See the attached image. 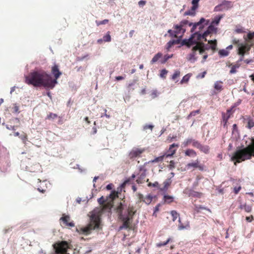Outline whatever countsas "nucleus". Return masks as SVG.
Returning a JSON list of instances; mask_svg holds the SVG:
<instances>
[{"instance_id":"obj_1","label":"nucleus","mask_w":254,"mask_h":254,"mask_svg":"<svg viewBox=\"0 0 254 254\" xmlns=\"http://www.w3.org/2000/svg\"><path fill=\"white\" fill-rule=\"evenodd\" d=\"M204 39L205 41H207L206 36H204V33L202 35L198 32L194 33L191 37L189 40H183L182 43L186 45L188 47H190L191 46L195 44L192 48L191 53L188 55L187 59L191 63H194L197 59L196 56L197 52L200 55H203V60L202 63H204L208 57L207 53H205L206 50L208 48L204 47V44L202 42H199L201 39Z\"/></svg>"},{"instance_id":"obj_2","label":"nucleus","mask_w":254,"mask_h":254,"mask_svg":"<svg viewBox=\"0 0 254 254\" xmlns=\"http://www.w3.org/2000/svg\"><path fill=\"white\" fill-rule=\"evenodd\" d=\"M25 82L34 87L43 86L53 89L56 80H51V76L44 71H35L25 76Z\"/></svg>"},{"instance_id":"obj_3","label":"nucleus","mask_w":254,"mask_h":254,"mask_svg":"<svg viewBox=\"0 0 254 254\" xmlns=\"http://www.w3.org/2000/svg\"><path fill=\"white\" fill-rule=\"evenodd\" d=\"M208 21H206L204 18H201L199 21L192 23H189L187 20L181 21L179 24H176L174 26V30L169 29L168 33L169 34V36L171 38H176L180 39L182 37L183 35L186 32V27L187 25L190 26H192L191 29V32H193L195 31L197 27H199L200 30L203 28L204 25H208Z\"/></svg>"},{"instance_id":"obj_4","label":"nucleus","mask_w":254,"mask_h":254,"mask_svg":"<svg viewBox=\"0 0 254 254\" xmlns=\"http://www.w3.org/2000/svg\"><path fill=\"white\" fill-rule=\"evenodd\" d=\"M116 212L119 219L123 222V225L120 229L129 228L132 222L133 216L136 212L135 207L132 205H127L124 201L123 203L121 202L117 207Z\"/></svg>"},{"instance_id":"obj_5","label":"nucleus","mask_w":254,"mask_h":254,"mask_svg":"<svg viewBox=\"0 0 254 254\" xmlns=\"http://www.w3.org/2000/svg\"><path fill=\"white\" fill-rule=\"evenodd\" d=\"M254 157V138H252L251 143L248 146L242 149H237L233 154L231 160L235 165L246 160H249Z\"/></svg>"},{"instance_id":"obj_6","label":"nucleus","mask_w":254,"mask_h":254,"mask_svg":"<svg viewBox=\"0 0 254 254\" xmlns=\"http://www.w3.org/2000/svg\"><path fill=\"white\" fill-rule=\"evenodd\" d=\"M118 197V193L115 190L112 191L110 195L106 197L101 196L98 199V202L101 205L104 210H111L114 205V200Z\"/></svg>"},{"instance_id":"obj_7","label":"nucleus","mask_w":254,"mask_h":254,"mask_svg":"<svg viewBox=\"0 0 254 254\" xmlns=\"http://www.w3.org/2000/svg\"><path fill=\"white\" fill-rule=\"evenodd\" d=\"M100 219L98 218H95L91 220L86 227L77 229V231L79 234L87 235L90 234L93 230L100 229Z\"/></svg>"},{"instance_id":"obj_8","label":"nucleus","mask_w":254,"mask_h":254,"mask_svg":"<svg viewBox=\"0 0 254 254\" xmlns=\"http://www.w3.org/2000/svg\"><path fill=\"white\" fill-rule=\"evenodd\" d=\"M251 48V46L248 44H241L238 48V54L241 56L239 62H242L244 60V57L245 54H249Z\"/></svg>"},{"instance_id":"obj_9","label":"nucleus","mask_w":254,"mask_h":254,"mask_svg":"<svg viewBox=\"0 0 254 254\" xmlns=\"http://www.w3.org/2000/svg\"><path fill=\"white\" fill-rule=\"evenodd\" d=\"M145 151L144 148H133L129 152L128 154V157L131 160H133L136 158L141 157V155Z\"/></svg>"},{"instance_id":"obj_10","label":"nucleus","mask_w":254,"mask_h":254,"mask_svg":"<svg viewBox=\"0 0 254 254\" xmlns=\"http://www.w3.org/2000/svg\"><path fill=\"white\" fill-rule=\"evenodd\" d=\"M233 6L232 3L230 1L223 0L222 3L214 7L215 11H221L228 10Z\"/></svg>"},{"instance_id":"obj_11","label":"nucleus","mask_w":254,"mask_h":254,"mask_svg":"<svg viewBox=\"0 0 254 254\" xmlns=\"http://www.w3.org/2000/svg\"><path fill=\"white\" fill-rule=\"evenodd\" d=\"M146 169L144 165H142L139 167V173L137 175L138 176L136 182L138 184H142L146 176Z\"/></svg>"},{"instance_id":"obj_12","label":"nucleus","mask_w":254,"mask_h":254,"mask_svg":"<svg viewBox=\"0 0 254 254\" xmlns=\"http://www.w3.org/2000/svg\"><path fill=\"white\" fill-rule=\"evenodd\" d=\"M137 196L138 197L139 202H143L147 205L150 204L151 203L153 197H156V196H153L151 194H148L144 196L140 193H138L137 194Z\"/></svg>"},{"instance_id":"obj_13","label":"nucleus","mask_w":254,"mask_h":254,"mask_svg":"<svg viewBox=\"0 0 254 254\" xmlns=\"http://www.w3.org/2000/svg\"><path fill=\"white\" fill-rule=\"evenodd\" d=\"M59 250L61 251L59 254H69L67 253V250L70 249V244L65 241L58 242Z\"/></svg>"},{"instance_id":"obj_14","label":"nucleus","mask_w":254,"mask_h":254,"mask_svg":"<svg viewBox=\"0 0 254 254\" xmlns=\"http://www.w3.org/2000/svg\"><path fill=\"white\" fill-rule=\"evenodd\" d=\"M52 73L54 75L55 79H53L51 77V80L53 81L56 80V82L54 83V87L55 85L57 84V79L59 78V77L62 75V72L59 70V66L58 65H54L51 70Z\"/></svg>"},{"instance_id":"obj_15","label":"nucleus","mask_w":254,"mask_h":254,"mask_svg":"<svg viewBox=\"0 0 254 254\" xmlns=\"http://www.w3.org/2000/svg\"><path fill=\"white\" fill-rule=\"evenodd\" d=\"M186 168L187 169H190L191 168L193 169H198L200 171H203V166L200 163V161L198 159L195 160L193 162H190L187 164L186 165Z\"/></svg>"},{"instance_id":"obj_16","label":"nucleus","mask_w":254,"mask_h":254,"mask_svg":"<svg viewBox=\"0 0 254 254\" xmlns=\"http://www.w3.org/2000/svg\"><path fill=\"white\" fill-rule=\"evenodd\" d=\"M200 0H192L191 3L192 6L191 9L190 10L186 11L185 12V15H194L195 14V11L198 7V2Z\"/></svg>"},{"instance_id":"obj_17","label":"nucleus","mask_w":254,"mask_h":254,"mask_svg":"<svg viewBox=\"0 0 254 254\" xmlns=\"http://www.w3.org/2000/svg\"><path fill=\"white\" fill-rule=\"evenodd\" d=\"M179 147V144L178 143H173L170 145L167 153L164 154L166 157L173 156L176 153V150Z\"/></svg>"},{"instance_id":"obj_18","label":"nucleus","mask_w":254,"mask_h":254,"mask_svg":"<svg viewBox=\"0 0 254 254\" xmlns=\"http://www.w3.org/2000/svg\"><path fill=\"white\" fill-rule=\"evenodd\" d=\"M184 193L189 195V196L200 198L202 195V193L194 190L190 189H186L184 190Z\"/></svg>"},{"instance_id":"obj_19","label":"nucleus","mask_w":254,"mask_h":254,"mask_svg":"<svg viewBox=\"0 0 254 254\" xmlns=\"http://www.w3.org/2000/svg\"><path fill=\"white\" fill-rule=\"evenodd\" d=\"M9 166V162L6 159L1 158L0 159V169L2 172H5Z\"/></svg>"},{"instance_id":"obj_20","label":"nucleus","mask_w":254,"mask_h":254,"mask_svg":"<svg viewBox=\"0 0 254 254\" xmlns=\"http://www.w3.org/2000/svg\"><path fill=\"white\" fill-rule=\"evenodd\" d=\"M65 226L73 227L74 224L73 222H69L70 217L68 215H63L60 219Z\"/></svg>"},{"instance_id":"obj_21","label":"nucleus","mask_w":254,"mask_h":254,"mask_svg":"<svg viewBox=\"0 0 254 254\" xmlns=\"http://www.w3.org/2000/svg\"><path fill=\"white\" fill-rule=\"evenodd\" d=\"M231 110L229 109L227 110L226 113H222V122L223 123L224 127H227V122L230 118Z\"/></svg>"},{"instance_id":"obj_22","label":"nucleus","mask_w":254,"mask_h":254,"mask_svg":"<svg viewBox=\"0 0 254 254\" xmlns=\"http://www.w3.org/2000/svg\"><path fill=\"white\" fill-rule=\"evenodd\" d=\"M244 120L246 121L247 123V124L246 126V127L249 129H251L254 127V121L251 116H246L245 118H244Z\"/></svg>"},{"instance_id":"obj_23","label":"nucleus","mask_w":254,"mask_h":254,"mask_svg":"<svg viewBox=\"0 0 254 254\" xmlns=\"http://www.w3.org/2000/svg\"><path fill=\"white\" fill-rule=\"evenodd\" d=\"M180 43V39H177L176 40H172L169 41L166 45V49L167 51H169L170 49L175 45L179 44Z\"/></svg>"},{"instance_id":"obj_24","label":"nucleus","mask_w":254,"mask_h":254,"mask_svg":"<svg viewBox=\"0 0 254 254\" xmlns=\"http://www.w3.org/2000/svg\"><path fill=\"white\" fill-rule=\"evenodd\" d=\"M172 182V181L171 178L166 179L163 182V187L162 188H159L160 190L162 191H166L168 189L169 186L171 185Z\"/></svg>"},{"instance_id":"obj_25","label":"nucleus","mask_w":254,"mask_h":254,"mask_svg":"<svg viewBox=\"0 0 254 254\" xmlns=\"http://www.w3.org/2000/svg\"><path fill=\"white\" fill-rule=\"evenodd\" d=\"M216 29L212 24H211L208 27L207 30L204 32V36L206 37L210 34L216 32Z\"/></svg>"},{"instance_id":"obj_26","label":"nucleus","mask_w":254,"mask_h":254,"mask_svg":"<svg viewBox=\"0 0 254 254\" xmlns=\"http://www.w3.org/2000/svg\"><path fill=\"white\" fill-rule=\"evenodd\" d=\"M190 228V223L189 222H186L185 224H183L180 218L179 219V224H178V229L179 230H184L185 229H188Z\"/></svg>"},{"instance_id":"obj_27","label":"nucleus","mask_w":254,"mask_h":254,"mask_svg":"<svg viewBox=\"0 0 254 254\" xmlns=\"http://www.w3.org/2000/svg\"><path fill=\"white\" fill-rule=\"evenodd\" d=\"M239 208L242 210L244 209L246 212H251L252 210V207L251 205H248L246 203H241L239 206Z\"/></svg>"},{"instance_id":"obj_28","label":"nucleus","mask_w":254,"mask_h":254,"mask_svg":"<svg viewBox=\"0 0 254 254\" xmlns=\"http://www.w3.org/2000/svg\"><path fill=\"white\" fill-rule=\"evenodd\" d=\"M163 200L164 203L170 204L174 200V198L173 196L168 194H165L163 196Z\"/></svg>"},{"instance_id":"obj_29","label":"nucleus","mask_w":254,"mask_h":254,"mask_svg":"<svg viewBox=\"0 0 254 254\" xmlns=\"http://www.w3.org/2000/svg\"><path fill=\"white\" fill-rule=\"evenodd\" d=\"M185 156L194 157L197 155L196 152L192 149H188L185 152Z\"/></svg>"},{"instance_id":"obj_30","label":"nucleus","mask_w":254,"mask_h":254,"mask_svg":"<svg viewBox=\"0 0 254 254\" xmlns=\"http://www.w3.org/2000/svg\"><path fill=\"white\" fill-rule=\"evenodd\" d=\"M223 82L221 81H217L215 82L214 85V89L219 91L220 92L223 90Z\"/></svg>"},{"instance_id":"obj_31","label":"nucleus","mask_w":254,"mask_h":254,"mask_svg":"<svg viewBox=\"0 0 254 254\" xmlns=\"http://www.w3.org/2000/svg\"><path fill=\"white\" fill-rule=\"evenodd\" d=\"M163 56V55L161 53H158L156 54L153 58L152 59L150 63L152 64L157 62L160 58H161Z\"/></svg>"},{"instance_id":"obj_32","label":"nucleus","mask_w":254,"mask_h":254,"mask_svg":"<svg viewBox=\"0 0 254 254\" xmlns=\"http://www.w3.org/2000/svg\"><path fill=\"white\" fill-rule=\"evenodd\" d=\"M192 74L191 73H188L186 75H185L180 81V84H183L184 83H187L188 81H189L190 77L191 76Z\"/></svg>"},{"instance_id":"obj_33","label":"nucleus","mask_w":254,"mask_h":254,"mask_svg":"<svg viewBox=\"0 0 254 254\" xmlns=\"http://www.w3.org/2000/svg\"><path fill=\"white\" fill-rule=\"evenodd\" d=\"M201 209L206 210L208 211L209 212H211V210L209 208H207L203 207L201 205H197L196 204L194 205V210L196 212H197V213L199 212L200 210H201Z\"/></svg>"},{"instance_id":"obj_34","label":"nucleus","mask_w":254,"mask_h":254,"mask_svg":"<svg viewBox=\"0 0 254 254\" xmlns=\"http://www.w3.org/2000/svg\"><path fill=\"white\" fill-rule=\"evenodd\" d=\"M53 247L54 249V251L51 253L50 254H59L61 251L59 250V243L56 242L53 245Z\"/></svg>"},{"instance_id":"obj_35","label":"nucleus","mask_w":254,"mask_h":254,"mask_svg":"<svg viewBox=\"0 0 254 254\" xmlns=\"http://www.w3.org/2000/svg\"><path fill=\"white\" fill-rule=\"evenodd\" d=\"M199 149L202 152L207 154L209 151V147L208 145H203L201 144Z\"/></svg>"},{"instance_id":"obj_36","label":"nucleus","mask_w":254,"mask_h":254,"mask_svg":"<svg viewBox=\"0 0 254 254\" xmlns=\"http://www.w3.org/2000/svg\"><path fill=\"white\" fill-rule=\"evenodd\" d=\"M170 214L172 217L173 221H175L177 218L179 216V214L176 210H172Z\"/></svg>"},{"instance_id":"obj_37","label":"nucleus","mask_w":254,"mask_h":254,"mask_svg":"<svg viewBox=\"0 0 254 254\" xmlns=\"http://www.w3.org/2000/svg\"><path fill=\"white\" fill-rule=\"evenodd\" d=\"M208 43L211 45L210 48L213 51H215L216 49L217 41L216 40H210L208 41Z\"/></svg>"},{"instance_id":"obj_38","label":"nucleus","mask_w":254,"mask_h":254,"mask_svg":"<svg viewBox=\"0 0 254 254\" xmlns=\"http://www.w3.org/2000/svg\"><path fill=\"white\" fill-rule=\"evenodd\" d=\"M58 117V115L53 113H50L47 116L46 119L49 120H54Z\"/></svg>"},{"instance_id":"obj_39","label":"nucleus","mask_w":254,"mask_h":254,"mask_svg":"<svg viewBox=\"0 0 254 254\" xmlns=\"http://www.w3.org/2000/svg\"><path fill=\"white\" fill-rule=\"evenodd\" d=\"M173 55L172 54V55H165L164 57H163V59L161 61V64H165L167 61L169 59H171L173 57Z\"/></svg>"},{"instance_id":"obj_40","label":"nucleus","mask_w":254,"mask_h":254,"mask_svg":"<svg viewBox=\"0 0 254 254\" xmlns=\"http://www.w3.org/2000/svg\"><path fill=\"white\" fill-rule=\"evenodd\" d=\"M165 157H166V156H165V154H164V155H163L162 156H160L159 157H156L154 160H153L152 161V162H153V163L162 162V161H163V160L164 159V158Z\"/></svg>"},{"instance_id":"obj_41","label":"nucleus","mask_w":254,"mask_h":254,"mask_svg":"<svg viewBox=\"0 0 254 254\" xmlns=\"http://www.w3.org/2000/svg\"><path fill=\"white\" fill-rule=\"evenodd\" d=\"M202 178L201 176H197L196 177V181L193 183L192 187L193 189L196 188L199 184V181Z\"/></svg>"},{"instance_id":"obj_42","label":"nucleus","mask_w":254,"mask_h":254,"mask_svg":"<svg viewBox=\"0 0 254 254\" xmlns=\"http://www.w3.org/2000/svg\"><path fill=\"white\" fill-rule=\"evenodd\" d=\"M180 71L178 70H176L175 71L174 74L172 76V79L173 80H175L176 79H177L178 77H179L180 76Z\"/></svg>"},{"instance_id":"obj_43","label":"nucleus","mask_w":254,"mask_h":254,"mask_svg":"<svg viewBox=\"0 0 254 254\" xmlns=\"http://www.w3.org/2000/svg\"><path fill=\"white\" fill-rule=\"evenodd\" d=\"M240 66V65L238 64H236L235 65H233L232 66L231 70L230 71V73L231 74L235 73L237 72L236 69L239 68Z\"/></svg>"},{"instance_id":"obj_44","label":"nucleus","mask_w":254,"mask_h":254,"mask_svg":"<svg viewBox=\"0 0 254 254\" xmlns=\"http://www.w3.org/2000/svg\"><path fill=\"white\" fill-rule=\"evenodd\" d=\"M171 241V239L170 238H168L166 242H160L156 244L157 247H161L166 245L169 242Z\"/></svg>"},{"instance_id":"obj_45","label":"nucleus","mask_w":254,"mask_h":254,"mask_svg":"<svg viewBox=\"0 0 254 254\" xmlns=\"http://www.w3.org/2000/svg\"><path fill=\"white\" fill-rule=\"evenodd\" d=\"M103 38L104 42H110L111 41V37L110 35V32H108Z\"/></svg>"},{"instance_id":"obj_46","label":"nucleus","mask_w":254,"mask_h":254,"mask_svg":"<svg viewBox=\"0 0 254 254\" xmlns=\"http://www.w3.org/2000/svg\"><path fill=\"white\" fill-rule=\"evenodd\" d=\"M147 186L149 187L157 188L159 189V184L158 182H155L154 183L149 182L147 184Z\"/></svg>"},{"instance_id":"obj_47","label":"nucleus","mask_w":254,"mask_h":254,"mask_svg":"<svg viewBox=\"0 0 254 254\" xmlns=\"http://www.w3.org/2000/svg\"><path fill=\"white\" fill-rule=\"evenodd\" d=\"M108 22H109V20L108 19H104V20H103L102 21H97V20H96V23L97 26H99L100 25L106 24Z\"/></svg>"},{"instance_id":"obj_48","label":"nucleus","mask_w":254,"mask_h":254,"mask_svg":"<svg viewBox=\"0 0 254 254\" xmlns=\"http://www.w3.org/2000/svg\"><path fill=\"white\" fill-rule=\"evenodd\" d=\"M161 206V203H158L154 208L153 215L157 216L156 213L159 211L160 207Z\"/></svg>"},{"instance_id":"obj_49","label":"nucleus","mask_w":254,"mask_h":254,"mask_svg":"<svg viewBox=\"0 0 254 254\" xmlns=\"http://www.w3.org/2000/svg\"><path fill=\"white\" fill-rule=\"evenodd\" d=\"M200 143H199L198 141L193 140L192 141V145L197 149H199L200 146Z\"/></svg>"},{"instance_id":"obj_50","label":"nucleus","mask_w":254,"mask_h":254,"mask_svg":"<svg viewBox=\"0 0 254 254\" xmlns=\"http://www.w3.org/2000/svg\"><path fill=\"white\" fill-rule=\"evenodd\" d=\"M167 73H168V71L166 69H162L161 70L160 76L161 77L165 78H166V76Z\"/></svg>"},{"instance_id":"obj_51","label":"nucleus","mask_w":254,"mask_h":254,"mask_svg":"<svg viewBox=\"0 0 254 254\" xmlns=\"http://www.w3.org/2000/svg\"><path fill=\"white\" fill-rule=\"evenodd\" d=\"M223 17L222 15L218 16L217 17H216L214 19V20L212 21V23H215L216 24H218L221 19Z\"/></svg>"},{"instance_id":"obj_52","label":"nucleus","mask_w":254,"mask_h":254,"mask_svg":"<svg viewBox=\"0 0 254 254\" xmlns=\"http://www.w3.org/2000/svg\"><path fill=\"white\" fill-rule=\"evenodd\" d=\"M228 52L225 50H221L219 51V54L222 56H227L228 55Z\"/></svg>"},{"instance_id":"obj_53","label":"nucleus","mask_w":254,"mask_h":254,"mask_svg":"<svg viewBox=\"0 0 254 254\" xmlns=\"http://www.w3.org/2000/svg\"><path fill=\"white\" fill-rule=\"evenodd\" d=\"M12 109H13V113H19V106L16 104H14L13 105Z\"/></svg>"},{"instance_id":"obj_54","label":"nucleus","mask_w":254,"mask_h":254,"mask_svg":"<svg viewBox=\"0 0 254 254\" xmlns=\"http://www.w3.org/2000/svg\"><path fill=\"white\" fill-rule=\"evenodd\" d=\"M168 168L170 170H173L175 168V163L173 160H172L170 162V163L168 165Z\"/></svg>"},{"instance_id":"obj_55","label":"nucleus","mask_w":254,"mask_h":254,"mask_svg":"<svg viewBox=\"0 0 254 254\" xmlns=\"http://www.w3.org/2000/svg\"><path fill=\"white\" fill-rule=\"evenodd\" d=\"M232 43L234 45H237L238 47H239L242 43H240L239 42V40L236 38L234 39L232 41Z\"/></svg>"},{"instance_id":"obj_56","label":"nucleus","mask_w":254,"mask_h":254,"mask_svg":"<svg viewBox=\"0 0 254 254\" xmlns=\"http://www.w3.org/2000/svg\"><path fill=\"white\" fill-rule=\"evenodd\" d=\"M193 140V139H192L191 138H189L185 142H184V145L185 146H188L189 144H190V143H192V141Z\"/></svg>"},{"instance_id":"obj_57","label":"nucleus","mask_w":254,"mask_h":254,"mask_svg":"<svg viewBox=\"0 0 254 254\" xmlns=\"http://www.w3.org/2000/svg\"><path fill=\"white\" fill-rule=\"evenodd\" d=\"M206 74V71H204L203 72L197 75L196 77L197 78H203L205 77Z\"/></svg>"},{"instance_id":"obj_58","label":"nucleus","mask_w":254,"mask_h":254,"mask_svg":"<svg viewBox=\"0 0 254 254\" xmlns=\"http://www.w3.org/2000/svg\"><path fill=\"white\" fill-rule=\"evenodd\" d=\"M241 190V186L235 187L234 188V192L235 194H238Z\"/></svg>"},{"instance_id":"obj_59","label":"nucleus","mask_w":254,"mask_h":254,"mask_svg":"<svg viewBox=\"0 0 254 254\" xmlns=\"http://www.w3.org/2000/svg\"><path fill=\"white\" fill-rule=\"evenodd\" d=\"M20 137L21 139V140L23 141V142L24 143H25L26 140L27 139V135L26 134H24L22 135L21 136H20Z\"/></svg>"},{"instance_id":"obj_60","label":"nucleus","mask_w":254,"mask_h":254,"mask_svg":"<svg viewBox=\"0 0 254 254\" xmlns=\"http://www.w3.org/2000/svg\"><path fill=\"white\" fill-rule=\"evenodd\" d=\"M254 216L253 215H251L250 216H247V217H246V220L248 222H252V221L254 220Z\"/></svg>"},{"instance_id":"obj_61","label":"nucleus","mask_w":254,"mask_h":254,"mask_svg":"<svg viewBox=\"0 0 254 254\" xmlns=\"http://www.w3.org/2000/svg\"><path fill=\"white\" fill-rule=\"evenodd\" d=\"M176 138V136H169L167 138V140L168 141V142H171L173 141V139H175Z\"/></svg>"},{"instance_id":"obj_62","label":"nucleus","mask_w":254,"mask_h":254,"mask_svg":"<svg viewBox=\"0 0 254 254\" xmlns=\"http://www.w3.org/2000/svg\"><path fill=\"white\" fill-rule=\"evenodd\" d=\"M146 3V1L145 0H140L138 2V4L139 6H143L144 5H145Z\"/></svg>"},{"instance_id":"obj_63","label":"nucleus","mask_w":254,"mask_h":254,"mask_svg":"<svg viewBox=\"0 0 254 254\" xmlns=\"http://www.w3.org/2000/svg\"><path fill=\"white\" fill-rule=\"evenodd\" d=\"M199 110H196V111H192V112H191L190 113V116H194L196 114H199Z\"/></svg>"},{"instance_id":"obj_64","label":"nucleus","mask_w":254,"mask_h":254,"mask_svg":"<svg viewBox=\"0 0 254 254\" xmlns=\"http://www.w3.org/2000/svg\"><path fill=\"white\" fill-rule=\"evenodd\" d=\"M254 37V32H253V33H249L248 34V39L251 40V39H253Z\"/></svg>"}]
</instances>
